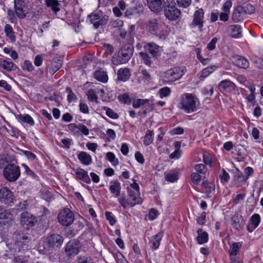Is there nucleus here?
Masks as SVG:
<instances>
[{
  "mask_svg": "<svg viewBox=\"0 0 263 263\" xmlns=\"http://www.w3.org/2000/svg\"><path fill=\"white\" fill-rule=\"evenodd\" d=\"M199 102L198 99L193 94L185 93L180 97L179 107L187 114L197 110Z\"/></svg>",
  "mask_w": 263,
  "mask_h": 263,
  "instance_id": "f257e3e1",
  "label": "nucleus"
},
{
  "mask_svg": "<svg viewBox=\"0 0 263 263\" xmlns=\"http://www.w3.org/2000/svg\"><path fill=\"white\" fill-rule=\"evenodd\" d=\"M185 72L184 66L174 67L165 71L162 74V78L166 83L173 82L179 80Z\"/></svg>",
  "mask_w": 263,
  "mask_h": 263,
  "instance_id": "f03ea898",
  "label": "nucleus"
},
{
  "mask_svg": "<svg viewBox=\"0 0 263 263\" xmlns=\"http://www.w3.org/2000/svg\"><path fill=\"white\" fill-rule=\"evenodd\" d=\"M126 191L130 206L133 207L143 202V199L140 196V187L138 184H130L127 187Z\"/></svg>",
  "mask_w": 263,
  "mask_h": 263,
  "instance_id": "7ed1b4c3",
  "label": "nucleus"
},
{
  "mask_svg": "<svg viewBox=\"0 0 263 263\" xmlns=\"http://www.w3.org/2000/svg\"><path fill=\"white\" fill-rule=\"evenodd\" d=\"M146 28L151 32H155L160 37H165L168 34L167 27L163 23L155 19L149 20L146 23Z\"/></svg>",
  "mask_w": 263,
  "mask_h": 263,
  "instance_id": "20e7f679",
  "label": "nucleus"
},
{
  "mask_svg": "<svg viewBox=\"0 0 263 263\" xmlns=\"http://www.w3.org/2000/svg\"><path fill=\"white\" fill-rule=\"evenodd\" d=\"M3 175L7 181H15L20 176V167L13 164H9L4 167Z\"/></svg>",
  "mask_w": 263,
  "mask_h": 263,
  "instance_id": "39448f33",
  "label": "nucleus"
},
{
  "mask_svg": "<svg viewBox=\"0 0 263 263\" xmlns=\"http://www.w3.org/2000/svg\"><path fill=\"white\" fill-rule=\"evenodd\" d=\"M58 219L61 225L68 227L73 223L74 216L69 209H64L59 213Z\"/></svg>",
  "mask_w": 263,
  "mask_h": 263,
  "instance_id": "423d86ee",
  "label": "nucleus"
},
{
  "mask_svg": "<svg viewBox=\"0 0 263 263\" xmlns=\"http://www.w3.org/2000/svg\"><path fill=\"white\" fill-rule=\"evenodd\" d=\"M204 12L202 8L197 9L193 14V19L190 24V27L192 28H197L200 31L202 30L204 24Z\"/></svg>",
  "mask_w": 263,
  "mask_h": 263,
  "instance_id": "0eeeda50",
  "label": "nucleus"
},
{
  "mask_svg": "<svg viewBox=\"0 0 263 263\" xmlns=\"http://www.w3.org/2000/svg\"><path fill=\"white\" fill-rule=\"evenodd\" d=\"M242 243V241L233 242L230 246L229 257L232 262L242 263V261L239 259L238 256Z\"/></svg>",
  "mask_w": 263,
  "mask_h": 263,
  "instance_id": "6e6552de",
  "label": "nucleus"
},
{
  "mask_svg": "<svg viewBox=\"0 0 263 263\" xmlns=\"http://www.w3.org/2000/svg\"><path fill=\"white\" fill-rule=\"evenodd\" d=\"M165 16L170 21H176L180 16L181 12L175 4L168 3L164 9Z\"/></svg>",
  "mask_w": 263,
  "mask_h": 263,
  "instance_id": "1a4fd4ad",
  "label": "nucleus"
},
{
  "mask_svg": "<svg viewBox=\"0 0 263 263\" xmlns=\"http://www.w3.org/2000/svg\"><path fill=\"white\" fill-rule=\"evenodd\" d=\"M14 220L13 215L3 208L0 206V227L3 228L11 226Z\"/></svg>",
  "mask_w": 263,
  "mask_h": 263,
  "instance_id": "9d476101",
  "label": "nucleus"
},
{
  "mask_svg": "<svg viewBox=\"0 0 263 263\" xmlns=\"http://www.w3.org/2000/svg\"><path fill=\"white\" fill-rule=\"evenodd\" d=\"M89 21L92 24L95 28L106 24L108 20V16L100 13H92L88 16Z\"/></svg>",
  "mask_w": 263,
  "mask_h": 263,
  "instance_id": "9b49d317",
  "label": "nucleus"
},
{
  "mask_svg": "<svg viewBox=\"0 0 263 263\" xmlns=\"http://www.w3.org/2000/svg\"><path fill=\"white\" fill-rule=\"evenodd\" d=\"M63 242V237L58 234L49 235L45 240V243L49 248H58L60 247Z\"/></svg>",
  "mask_w": 263,
  "mask_h": 263,
  "instance_id": "f8f14e48",
  "label": "nucleus"
},
{
  "mask_svg": "<svg viewBox=\"0 0 263 263\" xmlns=\"http://www.w3.org/2000/svg\"><path fill=\"white\" fill-rule=\"evenodd\" d=\"M14 8L19 18H24L28 12V9L23 0H14Z\"/></svg>",
  "mask_w": 263,
  "mask_h": 263,
  "instance_id": "ddd939ff",
  "label": "nucleus"
},
{
  "mask_svg": "<svg viewBox=\"0 0 263 263\" xmlns=\"http://www.w3.org/2000/svg\"><path fill=\"white\" fill-rule=\"evenodd\" d=\"M13 196L12 192L6 187L0 189V201L9 205L13 202Z\"/></svg>",
  "mask_w": 263,
  "mask_h": 263,
  "instance_id": "4468645a",
  "label": "nucleus"
},
{
  "mask_svg": "<svg viewBox=\"0 0 263 263\" xmlns=\"http://www.w3.org/2000/svg\"><path fill=\"white\" fill-rule=\"evenodd\" d=\"M79 242L76 240L69 241L65 247V252L68 256L76 255L79 252Z\"/></svg>",
  "mask_w": 263,
  "mask_h": 263,
  "instance_id": "2eb2a0df",
  "label": "nucleus"
},
{
  "mask_svg": "<svg viewBox=\"0 0 263 263\" xmlns=\"http://www.w3.org/2000/svg\"><path fill=\"white\" fill-rule=\"evenodd\" d=\"M20 222L25 229L29 230L33 227V215L28 212L22 213Z\"/></svg>",
  "mask_w": 263,
  "mask_h": 263,
  "instance_id": "dca6fc26",
  "label": "nucleus"
},
{
  "mask_svg": "<svg viewBox=\"0 0 263 263\" xmlns=\"http://www.w3.org/2000/svg\"><path fill=\"white\" fill-rule=\"evenodd\" d=\"M260 221L261 218L258 214H253L250 217L247 227L248 231L250 233L252 232L259 226Z\"/></svg>",
  "mask_w": 263,
  "mask_h": 263,
  "instance_id": "f3484780",
  "label": "nucleus"
},
{
  "mask_svg": "<svg viewBox=\"0 0 263 263\" xmlns=\"http://www.w3.org/2000/svg\"><path fill=\"white\" fill-rule=\"evenodd\" d=\"M149 9L154 12H159L162 10L164 0H146Z\"/></svg>",
  "mask_w": 263,
  "mask_h": 263,
  "instance_id": "a211bd4d",
  "label": "nucleus"
},
{
  "mask_svg": "<svg viewBox=\"0 0 263 263\" xmlns=\"http://www.w3.org/2000/svg\"><path fill=\"white\" fill-rule=\"evenodd\" d=\"M77 156L80 162L83 165L88 166L92 163L91 156L86 152H78Z\"/></svg>",
  "mask_w": 263,
  "mask_h": 263,
  "instance_id": "6ab92c4d",
  "label": "nucleus"
},
{
  "mask_svg": "<svg viewBox=\"0 0 263 263\" xmlns=\"http://www.w3.org/2000/svg\"><path fill=\"white\" fill-rule=\"evenodd\" d=\"M146 52H149L154 57H156L160 54L161 49L159 46L154 43H148L144 46Z\"/></svg>",
  "mask_w": 263,
  "mask_h": 263,
  "instance_id": "aec40b11",
  "label": "nucleus"
},
{
  "mask_svg": "<svg viewBox=\"0 0 263 263\" xmlns=\"http://www.w3.org/2000/svg\"><path fill=\"white\" fill-rule=\"evenodd\" d=\"M76 174V178L78 179L83 181L87 184H89L91 180L88 176L87 171H85L82 168H78L74 170Z\"/></svg>",
  "mask_w": 263,
  "mask_h": 263,
  "instance_id": "412c9836",
  "label": "nucleus"
},
{
  "mask_svg": "<svg viewBox=\"0 0 263 263\" xmlns=\"http://www.w3.org/2000/svg\"><path fill=\"white\" fill-rule=\"evenodd\" d=\"M233 63L236 66L243 69L247 68L249 66V63L247 59L239 55L233 57Z\"/></svg>",
  "mask_w": 263,
  "mask_h": 263,
  "instance_id": "4be33fe9",
  "label": "nucleus"
},
{
  "mask_svg": "<svg viewBox=\"0 0 263 263\" xmlns=\"http://www.w3.org/2000/svg\"><path fill=\"white\" fill-rule=\"evenodd\" d=\"M109 190L115 197H118L121 190V183L117 180L111 181L109 183Z\"/></svg>",
  "mask_w": 263,
  "mask_h": 263,
  "instance_id": "5701e85b",
  "label": "nucleus"
},
{
  "mask_svg": "<svg viewBox=\"0 0 263 263\" xmlns=\"http://www.w3.org/2000/svg\"><path fill=\"white\" fill-rule=\"evenodd\" d=\"M12 239L14 241L15 244L20 246L25 245L27 242L28 237L20 232H15L12 236Z\"/></svg>",
  "mask_w": 263,
  "mask_h": 263,
  "instance_id": "b1692460",
  "label": "nucleus"
},
{
  "mask_svg": "<svg viewBox=\"0 0 263 263\" xmlns=\"http://www.w3.org/2000/svg\"><path fill=\"white\" fill-rule=\"evenodd\" d=\"M163 236V232L160 231L156 235L151 237L149 243L151 245V248L153 250H157L159 248L160 241Z\"/></svg>",
  "mask_w": 263,
  "mask_h": 263,
  "instance_id": "393cba45",
  "label": "nucleus"
},
{
  "mask_svg": "<svg viewBox=\"0 0 263 263\" xmlns=\"http://www.w3.org/2000/svg\"><path fill=\"white\" fill-rule=\"evenodd\" d=\"M0 67L7 71H11L15 70L17 67L10 59H0Z\"/></svg>",
  "mask_w": 263,
  "mask_h": 263,
  "instance_id": "a878e982",
  "label": "nucleus"
},
{
  "mask_svg": "<svg viewBox=\"0 0 263 263\" xmlns=\"http://www.w3.org/2000/svg\"><path fill=\"white\" fill-rule=\"evenodd\" d=\"M202 187L204 190L203 192L208 197H211L214 195L215 189V185L214 183L204 181L202 183Z\"/></svg>",
  "mask_w": 263,
  "mask_h": 263,
  "instance_id": "bb28decb",
  "label": "nucleus"
},
{
  "mask_svg": "<svg viewBox=\"0 0 263 263\" xmlns=\"http://www.w3.org/2000/svg\"><path fill=\"white\" fill-rule=\"evenodd\" d=\"M130 76V72L127 68H120L117 72L118 80L123 82L128 80Z\"/></svg>",
  "mask_w": 263,
  "mask_h": 263,
  "instance_id": "cd10ccee",
  "label": "nucleus"
},
{
  "mask_svg": "<svg viewBox=\"0 0 263 263\" xmlns=\"http://www.w3.org/2000/svg\"><path fill=\"white\" fill-rule=\"evenodd\" d=\"M219 86L220 88L223 89L227 92H231L235 90L236 88L235 84L228 80L221 81Z\"/></svg>",
  "mask_w": 263,
  "mask_h": 263,
  "instance_id": "c85d7f7f",
  "label": "nucleus"
},
{
  "mask_svg": "<svg viewBox=\"0 0 263 263\" xmlns=\"http://www.w3.org/2000/svg\"><path fill=\"white\" fill-rule=\"evenodd\" d=\"M197 234L196 239L198 243L202 245L206 243L209 239V235L207 232L204 231L202 229H199L197 230Z\"/></svg>",
  "mask_w": 263,
  "mask_h": 263,
  "instance_id": "c756f323",
  "label": "nucleus"
},
{
  "mask_svg": "<svg viewBox=\"0 0 263 263\" xmlns=\"http://www.w3.org/2000/svg\"><path fill=\"white\" fill-rule=\"evenodd\" d=\"M244 13L243 7L239 6L234 10L232 14V18L234 22H239L242 18Z\"/></svg>",
  "mask_w": 263,
  "mask_h": 263,
  "instance_id": "7c9ffc66",
  "label": "nucleus"
},
{
  "mask_svg": "<svg viewBox=\"0 0 263 263\" xmlns=\"http://www.w3.org/2000/svg\"><path fill=\"white\" fill-rule=\"evenodd\" d=\"M95 78L98 81L105 83L108 81V76L106 72L101 70H97L93 74Z\"/></svg>",
  "mask_w": 263,
  "mask_h": 263,
  "instance_id": "2f4dec72",
  "label": "nucleus"
},
{
  "mask_svg": "<svg viewBox=\"0 0 263 263\" xmlns=\"http://www.w3.org/2000/svg\"><path fill=\"white\" fill-rule=\"evenodd\" d=\"M4 32L6 36L12 42H14L16 40L15 32L12 27L9 24H6L4 27Z\"/></svg>",
  "mask_w": 263,
  "mask_h": 263,
  "instance_id": "473e14b6",
  "label": "nucleus"
},
{
  "mask_svg": "<svg viewBox=\"0 0 263 263\" xmlns=\"http://www.w3.org/2000/svg\"><path fill=\"white\" fill-rule=\"evenodd\" d=\"M233 226L237 230H239L243 225L244 221L242 217L238 214H235L233 218Z\"/></svg>",
  "mask_w": 263,
  "mask_h": 263,
  "instance_id": "72a5a7b5",
  "label": "nucleus"
},
{
  "mask_svg": "<svg viewBox=\"0 0 263 263\" xmlns=\"http://www.w3.org/2000/svg\"><path fill=\"white\" fill-rule=\"evenodd\" d=\"M231 36L234 38H240L242 36V31L241 26L239 25H234L230 27Z\"/></svg>",
  "mask_w": 263,
  "mask_h": 263,
  "instance_id": "f704fd0d",
  "label": "nucleus"
},
{
  "mask_svg": "<svg viewBox=\"0 0 263 263\" xmlns=\"http://www.w3.org/2000/svg\"><path fill=\"white\" fill-rule=\"evenodd\" d=\"M98 91L94 89H89L86 94L87 99L89 101L91 102H95L96 103H98Z\"/></svg>",
  "mask_w": 263,
  "mask_h": 263,
  "instance_id": "c9c22d12",
  "label": "nucleus"
},
{
  "mask_svg": "<svg viewBox=\"0 0 263 263\" xmlns=\"http://www.w3.org/2000/svg\"><path fill=\"white\" fill-rule=\"evenodd\" d=\"M165 179L167 181L174 182L179 179V173L178 172L171 171L165 174Z\"/></svg>",
  "mask_w": 263,
  "mask_h": 263,
  "instance_id": "e433bc0d",
  "label": "nucleus"
},
{
  "mask_svg": "<svg viewBox=\"0 0 263 263\" xmlns=\"http://www.w3.org/2000/svg\"><path fill=\"white\" fill-rule=\"evenodd\" d=\"M217 69V66L212 65L203 69L200 73V77L204 79Z\"/></svg>",
  "mask_w": 263,
  "mask_h": 263,
  "instance_id": "4c0bfd02",
  "label": "nucleus"
},
{
  "mask_svg": "<svg viewBox=\"0 0 263 263\" xmlns=\"http://www.w3.org/2000/svg\"><path fill=\"white\" fill-rule=\"evenodd\" d=\"M118 201L121 206L126 209L130 206V203L128 197H126L125 195H122L118 197Z\"/></svg>",
  "mask_w": 263,
  "mask_h": 263,
  "instance_id": "58836bf2",
  "label": "nucleus"
},
{
  "mask_svg": "<svg viewBox=\"0 0 263 263\" xmlns=\"http://www.w3.org/2000/svg\"><path fill=\"white\" fill-rule=\"evenodd\" d=\"M154 134L153 131L150 130H147L144 137V144L146 146H147L152 144L154 140Z\"/></svg>",
  "mask_w": 263,
  "mask_h": 263,
  "instance_id": "ea45409f",
  "label": "nucleus"
},
{
  "mask_svg": "<svg viewBox=\"0 0 263 263\" xmlns=\"http://www.w3.org/2000/svg\"><path fill=\"white\" fill-rule=\"evenodd\" d=\"M46 4L47 6L50 7L52 10L57 13L60 10L59 3L57 0H46Z\"/></svg>",
  "mask_w": 263,
  "mask_h": 263,
  "instance_id": "a19ab883",
  "label": "nucleus"
},
{
  "mask_svg": "<svg viewBox=\"0 0 263 263\" xmlns=\"http://www.w3.org/2000/svg\"><path fill=\"white\" fill-rule=\"evenodd\" d=\"M180 143L179 142H177L175 143V146L176 147L180 146ZM182 155V152L180 149L179 147L177 148L174 152L171 153L170 155V158L171 159H179Z\"/></svg>",
  "mask_w": 263,
  "mask_h": 263,
  "instance_id": "79ce46f5",
  "label": "nucleus"
},
{
  "mask_svg": "<svg viewBox=\"0 0 263 263\" xmlns=\"http://www.w3.org/2000/svg\"><path fill=\"white\" fill-rule=\"evenodd\" d=\"M106 158L114 166H116L119 164L118 159L116 158V156L112 152H107L106 154Z\"/></svg>",
  "mask_w": 263,
  "mask_h": 263,
  "instance_id": "37998d69",
  "label": "nucleus"
},
{
  "mask_svg": "<svg viewBox=\"0 0 263 263\" xmlns=\"http://www.w3.org/2000/svg\"><path fill=\"white\" fill-rule=\"evenodd\" d=\"M171 93V88L167 86L163 87L160 88L159 90V96L161 99L169 97Z\"/></svg>",
  "mask_w": 263,
  "mask_h": 263,
  "instance_id": "c03bdc74",
  "label": "nucleus"
},
{
  "mask_svg": "<svg viewBox=\"0 0 263 263\" xmlns=\"http://www.w3.org/2000/svg\"><path fill=\"white\" fill-rule=\"evenodd\" d=\"M103 109L105 111L106 115L109 118L113 119H116L118 118V115L117 113L114 112L112 109L104 106L103 107Z\"/></svg>",
  "mask_w": 263,
  "mask_h": 263,
  "instance_id": "a18cd8bd",
  "label": "nucleus"
},
{
  "mask_svg": "<svg viewBox=\"0 0 263 263\" xmlns=\"http://www.w3.org/2000/svg\"><path fill=\"white\" fill-rule=\"evenodd\" d=\"M148 102V100L147 99H138L136 100H134L133 102V106L135 108H139L140 107L144 105L146 103Z\"/></svg>",
  "mask_w": 263,
  "mask_h": 263,
  "instance_id": "49530a36",
  "label": "nucleus"
},
{
  "mask_svg": "<svg viewBox=\"0 0 263 263\" xmlns=\"http://www.w3.org/2000/svg\"><path fill=\"white\" fill-rule=\"evenodd\" d=\"M118 99L119 100L124 104H129L131 102V99L129 96L126 93L121 94L118 96Z\"/></svg>",
  "mask_w": 263,
  "mask_h": 263,
  "instance_id": "de8ad7c7",
  "label": "nucleus"
},
{
  "mask_svg": "<svg viewBox=\"0 0 263 263\" xmlns=\"http://www.w3.org/2000/svg\"><path fill=\"white\" fill-rule=\"evenodd\" d=\"M105 216L106 219L109 221V224L111 226H114L117 222L116 218L114 215L110 212H106L105 213Z\"/></svg>",
  "mask_w": 263,
  "mask_h": 263,
  "instance_id": "09e8293b",
  "label": "nucleus"
},
{
  "mask_svg": "<svg viewBox=\"0 0 263 263\" xmlns=\"http://www.w3.org/2000/svg\"><path fill=\"white\" fill-rule=\"evenodd\" d=\"M196 52L197 53V58L199 60V61L203 65L208 64L210 60V58H203L202 57L201 55V50L199 48H197L196 50Z\"/></svg>",
  "mask_w": 263,
  "mask_h": 263,
  "instance_id": "8fccbe9b",
  "label": "nucleus"
},
{
  "mask_svg": "<svg viewBox=\"0 0 263 263\" xmlns=\"http://www.w3.org/2000/svg\"><path fill=\"white\" fill-rule=\"evenodd\" d=\"M201 175L197 173H193L191 176V179L192 182L195 185L199 184L201 181Z\"/></svg>",
  "mask_w": 263,
  "mask_h": 263,
  "instance_id": "3c124183",
  "label": "nucleus"
},
{
  "mask_svg": "<svg viewBox=\"0 0 263 263\" xmlns=\"http://www.w3.org/2000/svg\"><path fill=\"white\" fill-rule=\"evenodd\" d=\"M22 69L28 72H31L33 70V66L32 63L28 60H25L22 65Z\"/></svg>",
  "mask_w": 263,
  "mask_h": 263,
  "instance_id": "603ef678",
  "label": "nucleus"
},
{
  "mask_svg": "<svg viewBox=\"0 0 263 263\" xmlns=\"http://www.w3.org/2000/svg\"><path fill=\"white\" fill-rule=\"evenodd\" d=\"M18 119L24 122L29 123L31 125L33 124L32 118L28 115H20L18 116Z\"/></svg>",
  "mask_w": 263,
  "mask_h": 263,
  "instance_id": "864d4df0",
  "label": "nucleus"
},
{
  "mask_svg": "<svg viewBox=\"0 0 263 263\" xmlns=\"http://www.w3.org/2000/svg\"><path fill=\"white\" fill-rule=\"evenodd\" d=\"M140 55L143 60V62L146 65L149 66L152 63L151 58L145 52H141Z\"/></svg>",
  "mask_w": 263,
  "mask_h": 263,
  "instance_id": "5fc2aeb1",
  "label": "nucleus"
},
{
  "mask_svg": "<svg viewBox=\"0 0 263 263\" xmlns=\"http://www.w3.org/2000/svg\"><path fill=\"white\" fill-rule=\"evenodd\" d=\"M232 1L233 0H228L224 3L222 8L223 12L230 13V8L232 6Z\"/></svg>",
  "mask_w": 263,
  "mask_h": 263,
  "instance_id": "6e6d98bb",
  "label": "nucleus"
},
{
  "mask_svg": "<svg viewBox=\"0 0 263 263\" xmlns=\"http://www.w3.org/2000/svg\"><path fill=\"white\" fill-rule=\"evenodd\" d=\"M205 218L206 213L203 212L197 218V222L200 225H203L205 223Z\"/></svg>",
  "mask_w": 263,
  "mask_h": 263,
  "instance_id": "4d7b16f0",
  "label": "nucleus"
},
{
  "mask_svg": "<svg viewBox=\"0 0 263 263\" xmlns=\"http://www.w3.org/2000/svg\"><path fill=\"white\" fill-rule=\"evenodd\" d=\"M41 196L42 199L46 201H49L52 198L51 193L48 191H44L42 192Z\"/></svg>",
  "mask_w": 263,
  "mask_h": 263,
  "instance_id": "13d9d810",
  "label": "nucleus"
},
{
  "mask_svg": "<svg viewBox=\"0 0 263 263\" xmlns=\"http://www.w3.org/2000/svg\"><path fill=\"white\" fill-rule=\"evenodd\" d=\"M78 263H94V262L90 257L81 256L79 258Z\"/></svg>",
  "mask_w": 263,
  "mask_h": 263,
  "instance_id": "bf43d9fd",
  "label": "nucleus"
},
{
  "mask_svg": "<svg viewBox=\"0 0 263 263\" xmlns=\"http://www.w3.org/2000/svg\"><path fill=\"white\" fill-rule=\"evenodd\" d=\"M158 212L157 210L155 209H151L148 213V217L150 220H153L156 219L158 215Z\"/></svg>",
  "mask_w": 263,
  "mask_h": 263,
  "instance_id": "052dcab7",
  "label": "nucleus"
},
{
  "mask_svg": "<svg viewBox=\"0 0 263 263\" xmlns=\"http://www.w3.org/2000/svg\"><path fill=\"white\" fill-rule=\"evenodd\" d=\"M69 130L77 135L79 134V126L74 123H70L68 125Z\"/></svg>",
  "mask_w": 263,
  "mask_h": 263,
  "instance_id": "680f3d73",
  "label": "nucleus"
},
{
  "mask_svg": "<svg viewBox=\"0 0 263 263\" xmlns=\"http://www.w3.org/2000/svg\"><path fill=\"white\" fill-rule=\"evenodd\" d=\"M218 39L216 37H214L212 39L210 42L208 44L206 48L209 50H213L215 49L216 44L217 42Z\"/></svg>",
  "mask_w": 263,
  "mask_h": 263,
  "instance_id": "e2e57ef3",
  "label": "nucleus"
},
{
  "mask_svg": "<svg viewBox=\"0 0 263 263\" xmlns=\"http://www.w3.org/2000/svg\"><path fill=\"white\" fill-rule=\"evenodd\" d=\"M177 2L179 6L186 8L190 5L191 0H177Z\"/></svg>",
  "mask_w": 263,
  "mask_h": 263,
  "instance_id": "0e129e2a",
  "label": "nucleus"
},
{
  "mask_svg": "<svg viewBox=\"0 0 263 263\" xmlns=\"http://www.w3.org/2000/svg\"><path fill=\"white\" fill-rule=\"evenodd\" d=\"M194 170L200 174H204L205 171V166L203 164H198L194 166Z\"/></svg>",
  "mask_w": 263,
  "mask_h": 263,
  "instance_id": "69168bd1",
  "label": "nucleus"
},
{
  "mask_svg": "<svg viewBox=\"0 0 263 263\" xmlns=\"http://www.w3.org/2000/svg\"><path fill=\"white\" fill-rule=\"evenodd\" d=\"M222 173L220 176V179L221 182H227L229 179L230 176L229 174L224 170H222Z\"/></svg>",
  "mask_w": 263,
  "mask_h": 263,
  "instance_id": "338daca9",
  "label": "nucleus"
},
{
  "mask_svg": "<svg viewBox=\"0 0 263 263\" xmlns=\"http://www.w3.org/2000/svg\"><path fill=\"white\" fill-rule=\"evenodd\" d=\"M80 110L83 114H88L89 113V108L88 106L84 103H80L79 104Z\"/></svg>",
  "mask_w": 263,
  "mask_h": 263,
  "instance_id": "774afa93",
  "label": "nucleus"
}]
</instances>
